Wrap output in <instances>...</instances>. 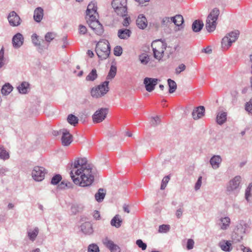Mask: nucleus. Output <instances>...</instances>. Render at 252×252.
Masks as SVG:
<instances>
[{
    "mask_svg": "<svg viewBox=\"0 0 252 252\" xmlns=\"http://www.w3.org/2000/svg\"><path fill=\"white\" fill-rule=\"evenodd\" d=\"M68 166L71 170L69 174L73 182L81 187L91 186L97 176V170L87 164L86 158L75 159Z\"/></svg>",
    "mask_w": 252,
    "mask_h": 252,
    "instance_id": "1",
    "label": "nucleus"
},
{
    "mask_svg": "<svg viewBox=\"0 0 252 252\" xmlns=\"http://www.w3.org/2000/svg\"><path fill=\"white\" fill-rule=\"evenodd\" d=\"M110 45L108 40L103 39L99 41L96 45L95 52L101 60L106 59L110 53Z\"/></svg>",
    "mask_w": 252,
    "mask_h": 252,
    "instance_id": "2",
    "label": "nucleus"
},
{
    "mask_svg": "<svg viewBox=\"0 0 252 252\" xmlns=\"http://www.w3.org/2000/svg\"><path fill=\"white\" fill-rule=\"evenodd\" d=\"M220 14V11L217 8H214L208 15L205 24V27L209 32H214L217 26V20Z\"/></svg>",
    "mask_w": 252,
    "mask_h": 252,
    "instance_id": "3",
    "label": "nucleus"
},
{
    "mask_svg": "<svg viewBox=\"0 0 252 252\" xmlns=\"http://www.w3.org/2000/svg\"><path fill=\"white\" fill-rule=\"evenodd\" d=\"M109 82L105 81L100 85L91 89V94L94 98H100L104 96L109 91Z\"/></svg>",
    "mask_w": 252,
    "mask_h": 252,
    "instance_id": "4",
    "label": "nucleus"
},
{
    "mask_svg": "<svg viewBox=\"0 0 252 252\" xmlns=\"http://www.w3.org/2000/svg\"><path fill=\"white\" fill-rule=\"evenodd\" d=\"M111 5L118 16L124 17L127 15L126 0H113Z\"/></svg>",
    "mask_w": 252,
    "mask_h": 252,
    "instance_id": "5",
    "label": "nucleus"
},
{
    "mask_svg": "<svg viewBox=\"0 0 252 252\" xmlns=\"http://www.w3.org/2000/svg\"><path fill=\"white\" fill-rule=\"evenodd\" d=\"M151 46L153 48L155 58L160 60L163 57L166 47V44L161 41V40H158L154 41L152 43Z\"/></svg>",
    "mask_w": 252,
    "mask_h": 252,
    "instance_id": "6",
    "label": "nucleus"
},
{
    "mask_svg": "<svg viewBox=\"0 0 252 252\" xmlns=\"http://www.w3.org/2000/svg\"><path fill=\"white\" fill-rule=\"evenodd\" d=\"M236 40V32L232 31L227 33L221 40V47L223 50H227L232 43Z\"/></svg>",
    "mask_w": 252,
    "mask_h": 252,
    "instance_id": "7",
    "label": "nucleus"
},
{
    "mask_svg": "<svg viewBox=\"0 0 252 252\" xmlns=\"http://www.w3.org/2000/svg\"><path fill=\"white\" fill-rule=\"evenodd\" d=\"M45 169L41 166H35L32 172L33 179L36 181H41L44 179L46 173Z\"/></svg>",
    "mask_w": 252,
    "mask_h": 252,
    "instance_id": "8",
    "label": "nucleus"
},
{
    "mask_svg": "<svg viewBox=\"0 0 252 252\" xmlns=\"http://www.w3.org/2000/svg\"><path fill=\"white\" fill-rule=\"evenodd\" d=\"M108 112V109L106 108H101L96 111L92 116L94 123H99L102 122L106 117Z\"/></svg>",
    "mask_w": 252,
    "mask_h": 252,
    "instance_id": "9",
    "label": "nucleus"
},
{
    "mask_svg": "<svg viewBox=\"0 0 252 252\" xmlns=\"http://www.w3.org/2000/svg\"><path fill=\"white\" fill-rule=\"evenodd\" d=\"M59 133L62 134V143L63 146H67L72 141V136L70 134L69 131L66 129L60 130Z\"/></svg>",
    "mask_w": 252,
    "mask_h": 252,
    "instance_id": "10",
    "label": "nucleus"
},
{
    "mask_svg": "<svg viewBox=\"0 0 252 252\" xmlns=\"http://www.w3.org/2000/svg\"><path fill=\"white\" fill-rule=\"evenodd\" d=\"M159 80L157 78L146 77L144 79L143 83L145 85L146 90L149 92L153 91L157 85Z\"/></svg>",
    "mask_w": 252,
    "mask_h": 252,
    "instance_id": "11",
    "label": "nucleus"
},
{
    "mask_svg": "<svg viewBox=\"0 0 252 252\" xmlns=\"http://www.w3.org/2000/svg\"><path fill=\"white\" fill-rule=\"evenodd\" d=\"M7 19L9 24L13 27H16L20 25L21 20L16 12L13 11L9 13Z\"/></svg>",
    "mask_w": 252,
    "mask_h": 252,
    "instance_id": "12",
    "label": "nucleus"
},
{
    "mask_svg": "<svg viewBox=\"0 0 252 252\" xmlns=\"http://www.w3.org/2000/svg\"><path fill=\"white\" fill-rule=\"evenodd\" d=\"M103 244L108 248L111 252H120V247L115 244L113 241L109 239L107 237L103 240Z\"/></svg>",
    "mask_w": 252,
    "mask_h": 252,
    "instance_id": "13",
    "label": "nucleus"
},
{
    "mask_svg": "<svg viewBox=\"0 0 252 252\" xmlns=\"http://www.w3.org/2000/svg\"><path fill=\"white\" fill-rule=\"evenodd\" d=\"M88 25L96 34L100 35L103 33L104 30L103 26L99 21H95L93 22H89Z\"/></svg>",
    "mask_w": 252,
    "mask_h": 252,
    "instance_id": "14",
    "label": "nucleus"
},
{
    "mask_svg": "<svg viewBox=\"0 0 252 252\" xmlns=\"http://www.w3.org/2000/svg\"><path fill=\"white\" fill-rule=\"evenodd\" d=\"M24 37L20 33H17L12 38V44L15 48L20 47L23 44Z\"/></svg>",
    "mask_w": 252,
    "mask_h": 252,
    "instance_id": "15",
    "label": "nucleus"
},
{
    "mask_svg": "<svg viewBox=\"0 0 252 252\" xmlns=\"http://www.w3.org/2000/svg\"><path fill=\"white\" fill-rule=\"evenodd\" d=\"M247 223L244 220H240L239 225H237V241L242 239L243 235L245 233Z\"/></svg>",
    "mask_w": 252,
    "mask_h": 252,
    "instance_id": "16",
    "label": "nucleus"
},
{
    "mask_svg": "<svg viewBox=\"0 0 252 252\" xmlns=\"http://www.w3.org/2000/svg\"><path fill=\"white\" fill-rule=\"evenodd\" d=\"M205 107L200 106L194 108L192 112V116L194 120H198L204 115Z\"/></svg>",
    "mask_w": 252,
    "mask_h": 252,
    "instance_id": "17",
    "label": "nucleus"
},
{
    "mask_svg": "<svg viewBox=\"0 0 252 252\" xmlns=\"http://www.w3.org/2000/svg\"><path fill=\"white\" fill-rule=\"evenodd\" d=\"M137 27L140 29H145L148 25V21L146 17L143 14H139L136 21Z\"/></svg>",
    "mask_w": 252,
    "mask_h": 252,
    "instance_id": "18",
    "label": "nucleus"
},
{
    "mask_svg": "<svg viewBox=\"0 0 252 252\" xmlns=\"http://www.w3.org/2000/svg\"><path fill=\"white\" fill-rule=\"evenodd\" d=\"M222 158L219 155H214L210 159V164L214 169H217L220 166Z\"/></svg>",
    "mask_w": 252,
    "mask_h": 252,
    "instance_id": "19",
    "label": "nucleus"
},
{
    "mask_svg": "<svg viewBox=\"0 0 252 252\" xmlns=\"http://www.w3.org/2000/svg\"><path fill=\"white\" fill-rule=\"evenodd\" d=\"M32 40L34 45L38 47L39 51H43L44 49H47L48 46V44L46 46L41 45L40 41L39 40V36L36 33L32 35Z\"/></svg>",
    "mask_w": 252,
    "mask_h": 252,
    "instance_id": "20",
    "label": "nucleus"
},
{
    "mask_svg": "<svg viewBox=\"0 0 252 252\" xmlns=\"http://www.w3.org/2000/svg\"><path fill=\"white\" fill-rule=\"evenodd\" d=\"M44 14L43 9L41 7L36 8L34 11L33 19L37 23H39L42 19Z\"/></svg>",
    "mask_w": 252,
    "mask_h": 252,
    "instance_id": "21",
    "label": "nucleus"
},
{
    "mask_svg": "<svg viewBox=\"0 0 252 252\" xmlns=\"http://www.w3.org/2000/svg\"><path fill=\"white\" fill-rule=\"evenodd\" d=\"M221 249L225 252H229L232 249L231 243L230 241L222 240L219 244Z\"/></svg>",
    "mask_w": 252,
    "mask_h": 252,
    "instance_id": "22",
    "label": "nucleus"
},
{
    "mask_svg": "<svg viewBox=\"0 0 252 252\" xmlns=\"http://www.w3.org/2000/svg\"><path fill=\"white\" fill-rule=\"evenodd\" d=\"M131 32L127 29H122L118 30V36L122 39H126L130 37Z\"/></svg>",
    "mask_w": 252,
    "mask_h": 252,
    "instance_id": "23",
    "label": "nucleus"
},
{
    "mask_svg": "<svg viewBox=\"0 0 252 252\" xmlns=\"http://www.w3.org/2000/svg\"><path fill=\"white\" fill-rule=\"evenodd\" d=\"M230 223V219L228 217L221 218L219 225L222 230L226 229Z\"/></svg>",
    "mask_w": 252,
    "mask_h": 252,
    "instance_id": "24",
    "label": "nucleus"
},
{
    "mask_svg": "<svg viewBox=\"0 0 252 252\" xmlns=\"http://www.w3.org/2000/svg\"><path fill=\"white\" fill-rule=\"evenodd\" d=\"M39 233V229L38 227H35L33 230L31 229H28L27 231V235L29 239L33 242L35 241L38 234Z\"/></svg>",
    "mask_w": 252,
    "mask_h": 252,
    "instance_id": "25",
    "label": "nucleus"
},
{
    "mask_svg": "<svg viewBox=\"0 0 252 252\" xmlns=\"http://www.w3.org/2000/svg\"><path fill=\"white\" fill-rule=\"evenodd\" d=\"M81 231L86 234H90L93 232L92 224L89 222H85L80 226Z\"/></svg>",
    "mask_w": 252,
    "mask_h": 252,
    "instance_id": "26",
    "label": "nucleus"
},
{
    "mask_svg": "<svg viewBox=\"0 0 252 252\" xmlns=\"http://www.w3.org/2000/svg\"><path fill=\"white\" fill-rule=\"evenodd\" d=\"M204 24L202 21L195 20L192 24V30L195 32H199L203 28Z\"/></svg>",
    "mask_w": 252,
    "mask_h": 252,
    "instance_id": "27",
    "label": "nucleus"
},
{
    "mask_svg": "<svg viewBox=\"0 0 252 252\" xmlns=\"http://www.w3.org/2000/svg\"><path fill=\"white\" fill-rule=\"evenodd\" d=\"M106 190L102 188L98 190L97 192L95 194V199L98 202H102L105 196Z\"/></svg>",
    "mask_w": 252,
    "mask_h": 252,
    "instance_id": "28",
    "label": "nucleus"
},
{
    "mask_svg": "<svg viewBox=\"0 0 252 252\" xmlns=\"http://www.w3.org/2000/svg\"><path fill=\"white\" fill-rule=\"evenodd\" d=\"M122 223V220L121 219V217L119 215H116L111 220L110 224L112 226H115L116 228H119Z\"/></svg>",
    "mask_w": 252,
    "mask_h": 252,
    "instance_id": "29",
    "label": "nucleus"
},
{
    "mask_svg": "<svg viewBox=\"0 0 252 252\" xmlns=\"http://www.w3.org/2000/svg\"><path fill=\"white\" fill-rule=\"evenodd\" d=\"M29 88V84L27 82H23L17 87V89L20 94H25L28 93Z\"/></svg>",
    "mask_w": 252,
    "mask_h": 252,
    "instance_id": "30",
    "label": "nucleus"
},
{
    "mask_svg": "<svg viewBox=\"0 0 252 252\" xmlns=\"http://www.w3.org/2000/svg\"><path fill=\"white\" fill-rule=\"evenodd\" d=\"M226 113L221 112L218 114L216 118L217 123L220 125H222L226 120Z\"/></svg>",
    "mask_w": 252,
    "mask_h": 252,
    "instance_id": "31",
    "label": "nucleus"
},
{
    "mask_svg": "<svg viewBox=\"0 0 252 252\" xmlns=\"http://www.w3.org/2000/svg\"><path fill=\"white\" fill-rule=\"evenodd\" d=\"M171 21L177 26H181L184 23V18L181 15H176L171 18Z\"/></svg>",
    "mask_w": 252,
    "mask_h": 252,
    "instance_id": "32",
    "label": "nucleus"
},
{
    "mask_svg": "<svg viewBox=\"0 0 252 252\" xmlns=\"http://www.w3.org/2000/svg\"><path fill=\"white\" fill-rule=\"evenodd\" d=\"M236 189V177L231 180L227 186V191L230 193Z\"/></svg>",
    "mask_w": 252,
    "mask_h": 252,
    "instance_id": "33",
    "label": "nucleus"
},
{
    "mask_svg": "<svg viewBox=\"0 0 252 252\" xmlns=\"http://www.w3.org/2000/svg\"><path fill=\"white\" fill-rule=\"evenodd\" d=\"M96 14L97 13V6L93 2L89 4L86 10L87 15H89L90 13Z\"/></svg>",
    "mask_w": 252,
    "mask_h": 252,
    "instance_id": "34",
    "label": "nucleus"
},
{
    "mask_svg": "<svg viewBox=\"0 0 252 252\" xmlns=\"http://www.w3.org/2000/svg\"><path fill=\"white\" fill-rule=\"evenodd\" d=\"M13 89L12 86L9 83H6L1 88V92L3 95H8Z\"/></svg>",
    "mask_w": 252,
    "mask_h": 252,
    "instance_id": "35",
    "label": "nucleus"
},
{
    "mask_svg": "<svg viewBox=\"0 0 252 252\" xmlns=\"http://www.w3.org/2000/svg\"><path fill=\"white\" fill-rule=\"evenodd\" d=\"M97 77V71L95 69H93L87 76L86 80L88 81H94Z\"/></svg>",
    "mask_w": 252,
    "mask_h": 252,
    "instance_id": "36",
    "label": "nucleus"
},
{
    "mask_svg": "<svg viewBox=\"0 0 252 252\" xmlns=\"http://www.w3.org/2000/svg\"><path fill=\"white\" fill-rule=\"evenodd\" d=\"M167 83L169 88V93L172 94L175 92L177 89L176 83L171 79H168L167 80Z\"/></svg>",
    "mask_w": 252,
    "mask_h": 252,
    "instance_id": "37",
    "label": "nucleus"
},
{
    "mask_svg": "<svg viewBox=\"0 0 252 252\" xmlns=\"http://www.w3.org/2000/svg\"><path fill=\"white\" fill-rule=\"evenodd\" d=\"M67 122L71 125L75 126L78 123V119L73 114H69L67 118Z\"/></svg>",
    "mask_w": 252,
    "mask_h": 252,
    "instance_id": "38",
    "label": "nucleus"
},
{
    "mask_svg": "<svg viewBox=\"0 0 252 252\" xmlns=\"http://www.w3.org/2000/svg\"><path fill=\"white\" fill-rule=\"evenodd\" d=\"M9 158V153L3 147H0V158L6 160Z\"/></svg>",
    "mask_w": 252,
    "mask_h": 252,
    "instance_id": "39",
    "label": "nucleus"
},
{
    "mask_svg": "<svg viewBox=\"0 0 252 252\" xmlns=\"http://www.w3.org/2000/svg\"><path fill=\"white\" fill-rule=\"evenodd\" d=\"M117 72V67L115 65H111L110 67V70L109 71L108 74L107 76V79H111L113 78L116 74Z\"/></svg>",
    "mask_w": 252,
    "mask_h": 252,
    "instance_id": "40",
    "label": "nucleus"
},
{
    "mask_svg": "<svg viewBox=\"0 0 252 252\" xmlns=\"http://www.w3.org/2000/svg\"><path fill=\"white\" fill-rule=\"evenodd\" d=\"M139 60L140 63L143 64H147L150 61L149 57L148 55L143 53L139 56Z\"/></svg>",
    "mask_w": 252,
    "mask_h": 252,
    "instance_id": "41",
    "label": "nucleus"
},
{
    "mask_svg": "<svg viewBox=\"0 0 252 252\" xmlns=\"http://www.w3.org/2000/svg\"><path fill=\"white\" fill-rule=\"evenodd\" d=\"M97 16H98L97 13H96V14H94L93 13H90L89 15L86 14V19L87 20V23L89 24V22H93L94 21H98L96 17Z\"/></svg>",
    "mask_w": 252,
    "mask_h": 252,
    "instance_id": "42",
    "label": "nucleus"
},
{
    "mask_svg": "<svg viewBox=\"0 0 252 252\" xmlns=\"http://www.w3.org/2000/svg\"><path fill=\"white\" fill-rule=\"evenodd\" d=\"M252 183H250L245 191V198L248 202L249 201V198L252 196Z\"/></svg>",
    "mask_w": 252,
    "mask_h": 252,
    "instance_id": "43",
    "label": "nucleus"
},
{
    "mask_svg": "<svg viewBox=\"0 0 252 252\" xmlns=\"http://www.w3.org/2000/svg\"><path fill=\"white\" fill-rule=\"evenodd\" d=\"M62 176L60 174H56L54 176L51 181V183L52 185H57L61 180H62Z\"/></svg>",
    "mask_w": 252,
    "mask_h": 252,
    "instance_id": "44",
    "label": "nucleus"
},
{
    "mask_svg": "<svg viewBox=\"0 0 252 252\" xmlns=\"http://www.w3.org/2000/svg\"><path fill=\"white\" fill-rule=\"evenodd\" d=\"M56 37V34L54 32H48L45 35V40L47 42H50Z\"/></svg>",
    "mask_w": 252,
    "mask_h": 252,
    "instance_id": "45",
    "label": "nucleus"
},
{
    "mask_svg": "<svg viewBox=\"0 0 252 252\" xmlns=\"http://www.w3.org/2000/svg\"><path fill=\"white\" fill-rule=\"evenodd\" d=\"M88 252H99V247L96 244H90L88 246Z\"/></svg>",
    "mask_w": 252,
    "mask_h": 252,
    "instance_id": "46",
    "label": "nucleus"
},
{
    "mask_svg": "<svg viewBox=\"0 0 252 252\" xmlns=\"http://www.w3.org/2000/svg\"><path fill=\"white\" fill-rule=\"evenodd\" d=\"M169 179L170 178L169 176H166L163 178L160 186L161 189L163 190L165 189V187H166L167 184L168 183L169 181Z\"/></svg>",
    "mask_w": 252,
    "mask_h": 252,
    "instance_id": "47",
    "label": "nucleus"
},
{
    "mask_svg": "<svg viewBox=\"0 0 252 252\" xmlns=\"http://www.w3.org/2000/svg\"><path fill=\"white\" fill-rule=\"evenodd\" d=\"M59 188L63 189H64L65 187H67L68 188L72 187V184L70 182L65 181H63L61 183V184L59 185Z\"/></svg>",
    "mask_w": 252,
    "mask_h": 252,
    "instance_id": "48",
    "label": "nucleus"
},
{
    "mask_svg": "<svg viewBox=\"0 0 252 252\" xmlns=\"http://www.w3.org/2000/svg\"><path fill=\"white\" fill-rule=\"evenodd\" d=\"M170 226L169 225L162 224L159 226L158 232L165 233L169 231Z\"/></svg>",
    "mask_w": 252,
    "mask_h": 252,
    "instance_id": "49",
    "label": "nucleus"
},
{
    "mask_svg": "<svg viewBox=\"0 0 252 252\" xmlns=\"http://www.w3.org/2000/svg\"><path fill=\"white\" fill-rule=\"evenodd\" d=\"M5 59L4 58V50L2 48L0 50V68L2 67L4 65Z\"/></svg>",
    "mask_w": 252,
    "mask_h": 252,
    "instance_id": "50",
    "label": "nucleus"
},
{
    "mask_svg": "<svg viewBox=\"0 0 252 252\" xmlns=\"http://www.w3.org/2000/svg\"><path fill=\"white\" fill-rule=\"evenodd\" d=\"M245 110L249 113L252 114V98L246 103Z\"/></svg>",
    "mask_w": 252,
    "mask_h": 252,
    "instance_id": "51",
    "label": "nucleus"
},
{
    "mask_svg": "<svg viewBox=\"0 0 252 252\" xmlns=\"http://www.w3.org/2000/svg\"><path fill=\"white\" fill-rule=\"evenodd\" d=\"M123 53V49L120 46H117L114 48V54L116 56H120Z\"/></svg>",
    "mask_w": 252,
    "mask_h": 252,
    "instance_id": "52",
    "label": "nucleus"
},
{
    "mask_svg": "<svg viewBox=\"0 0 252 252\" xmlns=\"http://www.w3.org/2000/svg\"><path fill=\"white\" fill-rule=\"evenodd\" d=\"M186 68V65L183 63H181L176 68L175 73L176 74H179L181 72L184 71Z\"/></svg>",
    "mask_w": 252,
    "mask_h": 252,
    "instance_id": "53",
    "label": "nucleus"
},
{
    "mask_svg": "<svg viewBox=\"0 0 252 252\" xmlns=\"http://www.w3.org/2000/svg\"><path fill=\"white\" fill-rule=\"evenodd\" d=\"M136 245L142 250H145L147 248V245L146 243H144L142 240L138 239L136 242Z\"/></svg>",
    "mask_w": 252,
    "mask_h": 252,
    "instance_id": "54",
    "label": "nucleus"
},
{
    "mask_svg": "<svg viewBox=\"0 0 252 252\" xmlns=\"http://www.w3.org/2000/svg\"><path fill=\"white\" fill-rule=\"evenodd\" d=\"M160 120L159 117L158 116H156L155 117L152 118V120L151 121V123L153 126H156L160 123Z\"/></svg>",
    "mask_w": 252,
    "mask_h": 252,
    "instance_id": "55",
    "label": "nucleus"
},
{
    "mask_svg": "<svg viewBox=\"0 0 252 252\" xmlns=\"http://www.w3.org/2000/svg\"><path fill=\"white\" fill-rule=\"evenodd\" d=\"M194 244V241L191 239H189L188 240L187 244V248L188 250H191L193 249Z\"/></svg>",
    "mask_w": 252,
    "mask_h": 252,
    "instance_id": "56",
    "label": "nucleus"
},
{
    "mask_svg": "<svg viewBox=\"0 0 252 252\" xmlns=\"http://www.w3.org/2000/svg\"><path fill=\"white\" fill-rule=\"evenodd\" d=\"M202 176H199L198 178V180L196 182V183H195V187H194V189H195V190H198L201 186V184H202Z\"/></svg>",
    "mask_w": 252,
    "mask_h": 252,
    "instance_id": "57",
    "label": "nucleus"
},
{
    "mask_svg": "<svg viewBox=\"0 0 252 252\" xmlns=\"http://www.w3.org/2000/svg\"><path fill=\"white\" fill-rule=\"evenodd\" d=\"M87 30L85 26L80 25L79 26V32L80 34H84L87 32Z\"/></svg>",
    "mask_w": 252,
    "mask_h": 252,
    "instance_id": "58",
    "label": "nucleus"
},
{
    "mask_svg": "<svg viewBox=\"0 0 252 252\" xmlns=\"http://www.w3.org/2000/svg\"><path fill=\"white\" fill-rule=\"evenodd\" d=\"M127 15L125 16L126 17L124 18V20L123 22V25L125 27H128L129 25V21H130V17L126 16Z\"/></svg>",
    "mask_w": 252,
    "mask_h": 252,
    "instance_id": "59",
    "label": "nucleus"
},
{
    "mask_svg": "<svg viewBox=\"0 0 252 252\" xmlns=\"http://www.w3.org/2000/svg\"><path fill=\"white\" fill-rule=\"evenodd\" d=\"M169 17H165L163 18L161 21V24L162 25H167L170 22Z\"/></svg>",
    "mask_w": 252,
    "mask_h": 252,
    "instance_id": "60",
    "label": "nucleus"
},
{
    "mask_svg": "<svg viewBox=\"0 0 252 252\" xmlns=\"http://www.w3.org/2000/svg\"><path fill=\"white\" fill-rule=\"evenodd\" d=\"M240 248L242 251L243 252H252V250L249 248H246L244 247L243 245H241L240 246Z\"/></svg>",
    "mask_w": 252,
    "mask_h": 252,
    "instance_id": "61",
    "label": "nucleus"
},
{
    "mask_svg": "<svg viewBox=\"0 0 252 252\" xmlns=\"http://www.w3.org/2000/svg\"><path fill=\"white\" fill-rule=\"evenodd\" d=\"M182 214L183 210H182V209L180 208L177 210L176 212V216L178 218H180L182 216Z\"/></svg>",
    "mask_w": 252,
    "mask_h": 252,
    "instance_id": "62",
    "label": "nucleus"
},
{
    "mask_svg": "<svg viewBox=\"0 0 252 252\" xmlns=\"http://www.w3.org/2000/svg\"><path fill=\"white\" fill-rule=\"evenodd\" d=\"M93 216L96 220H99L100 218V214L98 211L95 210L94 212Z\"/></svg>",
    "mask_w": 252,
    "mask_h": 252,
    "instance_id": "63",
    "label": "nucleus"
},
{
    "mask_svg": "<svg viewBox=\"0 0 252 252\" xmlns=\"http://www.w3.org/2000/svg\"><path fill=\"white\" fill-rule=\"evenodd\" d=\"M123 210L125 212H126L127 213H129L130 212L128 206L126 204L124 205Z\"/></svg>",
    "mask_w": 252,
    "mask_h": 252,
    "instance_id": "64",
    "label": "nucleus"
}]
</instances>
